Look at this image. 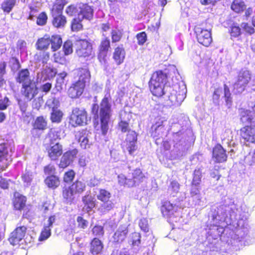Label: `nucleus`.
Segmentation results:
<instances>
[{
  "mask_svg": "<svg viewBox=\"0 0 255 255\" xmlns=\"http://www.w3.org/2000/svg\"><path fill=\"white\" fill-rule=\"evenodd\" d=\"M211 218L214 228L208 232L214 235L215 240L227 232L229 225L241 219L240 210L234 203L233 199L227 198L220 205L212 208L209 215Z\"/></svg>",
  "mask_w": 255,
  "mask_h": 255,
  "instance_id": "f257e3e1",
  "label": "nucleus"
},
{
  "mask_svg": "<svg viewBox=\"0 0 255 255\" xmlns=\"http://www.w3.org/2000/svg\"><path fill=\"white\" fill-rule=\"evenodd\" d=\"M171 72H173L175 78L172 77V84L170 86H166V90L163 95L168 98L171 105L179 106L181 105L186 97L187 90L185 84L183 82H179L180 76L176 67L172 66ZM172 76V73L169 74V78Z\"/></svg>",
  "mask_w": 255,
  "mask_h": 255,
  "instance_id": "f03ea898",
  "label": "nucleus"
},
{
  "mask_svg": "<svg viewBox=\"0 0 255 255\" xmlns=\"http://www.w3.org/2000/svg\"><path fill=\"white\" fill-rule=\"evenodd\" d=\"M112 99L109 94L105 95L100 105L93 104L92 113L95 120H100L102 134L105 135L109 130V124L112 116Z\"/></svg>",
  "mask_w": 255,
  "mask_h": 255,
  "instance_id": "7ed1b4c3",
  "label": "nucleus"
},
{
  "mask_svg": "<svg viewBox=\"0 0 255 255\" xmlns=\"http://www.w3.org/2000/svg\"><path fill=\"white\" fill-rule=\"evenodd\" d=\"M241 116L244 124L250 125L241 129V136L245 141L255 143V114L250 111L244 110Z\"/></svg>",
  "mask_w": 255,
  "mask_h": 255,
  "instance_id": "20e7f679",
  "label": "nucleus"
},
{
  "mask_svg": "<svg viewBox=\"0 0 255 255\" xmlns=\"http://www.w3.org/2000/svg\"><path fill=\"white\" fill-rule=\"evenodd\" d=\"M172 66L170 67L168 76L166 73L162 71H157L153 73L149 82V86L150 91L152 94L157 97H161L163 95L164 91L166 90V87H164L167 80L171 79L173 76H175L173 72H171L172 76L169 78V74L171 73V69Z\"/></svg>",
  "mask_w": 255,
  "mask_h": 255,
  "instance_id": "39448f33",
  "label": "nucleus"
},
{
  "mask_svg": "<svg viewBox=\"0 0 255 255\" xmlns=\"http://www.w3.org/2000/svg\"><path fill=\"white\" fill-rule=\"evenodd\" d=\"M79 78L77 81L73 83L68 90V96L72 98H77L84 91L86 82L89 80L90 74L87 68H79L75 71Z\"/></svg>",
  "mask_w": 255,
  "mask_h": 255,
  "instance_id": "423d86ee",
  "label": "nucleus"
},
{
  "mask_svg": "<svg viewBox=\"0 0 255 255\" xmlns=\"http://www.w3.org/2000/svg\"><path fill=\"white\" fill-rule=\"evenodd\" d=\"M248 84L249 87L255 91V76H252L249 71L242 70L240 72L238 79L233 85L234 93H242Z\"/></svg>",
  "mask_w": 255,
  "mask_h": 255,
  "instance_id": "0eeeda50",
  "label": "nucleus"
},
{
  "mask_svg": "<svg viewBox=\"0 0 255 255\" xmlns=\"http://www.w3.org/2000/svg\"><path fill=\"white\" fill-rule=\"evenodd\" d=\"M249 229L247 227L237 228L235 231L230 233L231 239L227 242L231 244L236 250H240L242 247L246 245L248 238Z\"/></svg>",
  "mask_w": 255,
  "mask_h": 255,
  "instance_id": "6e6552de",
  "label": "nucleus"
},
{
  "mask_svg": "<svg viewBox=\"0 0 255 255\" xmlns=\"http://www.w3.org/2000/svg\"><path fill=\"white\" fill-rule=\"evenodd\" d=\"M178 206L179 205L177 203L173 204L169 201H166L161 207V210L163 215L167 218L171 223L182 222L181 213Z\"/></svg>",
  "mask_w": 255,
  "mask_h": 255,
  "instance_id": "1a4fd4ad",
  "label": "nucleus"
},
{
  "mask_svg": "<svg viewBox=\"0 0 255 255\" xmlns=\"http://www.w3.org/2000/svg\"><path fill=\"white\" fill-rule=\"evenodd\" d=\"M98 191L96 193L97 198L103 203L99 209L101 212L105 213L113 209L115 204L111 200V193L104 189H98Z\"/></svg>",
  "mask_w": 255,
  "mask_h": 255,
  "instance_id": "9d476101",
  "label": "nucleus"
},
{
  "mask_svg": "<svg viewBox=\"0 0 255 255\" xmlns=\"http://www.w3.org/2000/svg\"><path fill=\"white\" fill-rule=\"evenodd\" d=\"M223 94L224 95L222 98L224 99L226 106L230 108L232 104V98L229 88L226 84L224 85L223 90L222 88L215 89L213 95V102L215 105H219L220 98Z\"/></svg>",
  "mask_w": 255,
  "mask_h": 255,
  "instance_id": "9b49d317",
  "label": "nucleus"
},
{
  "mask_svg": "<svg viewBox=\"0 0 255 255\" xmlns=\"http://www.w3.org/2000/svg\"><path fill=\"white\" fill-rule=\"evenodd\" d=\"M87 113L84 109L74 108L71 115L69 123L73 127L86 124Z\"/></svg>",
  "mask_w": 255,
  "mask_h": 255,
  "instance_id": "f8f14e48",
  "label": "nucleus"
},
{
  "mask_svg": "<svg viewBox=\"0 0 255 255\" xmlns=\"http://www.w3.org/2000/svg\"><path fill=\"white\" fill-rule=\"evenodd\" d=\"M76 52L80 57L88 58L92 56L93 50L92 44L85 39L77 41Z\"/></svg>",
  "mask_w": 255,
  "mask_h": 255,
  "instance_id": "ddd939ff",
  "label": "nucleus"
},
{
  "mask_svg": "<svg viewBox=\"0 0 255 255\" xmlns=\"http://www.w3.org/2000/svg\"><path fill=\"white\" fill-rule=\"evenodd\" d=\"M128 233L127 225L120 226L111 239V242L115 247H118L125 240Z\"/></svg>",
  "mask_w": 255,
  "mask_h": 255,
  "instance_id": "4468645a",
  "label": "nucleus"
},
{
  "mask_svg": "<svg viewBox=\"0 0 255 255\" xmlns=\"http://www.w3.org/2000/svg\"><path fill=\"white\" fill-rule=\"evenodd\" d=\"M195 32L199 43L205 46H208L212 41L211 31L197 27L195 28Z\"/></svg>",
  "mask_w": 255,
  "mask_h": 255,
  "instance_id": "2eb2a0df",
  "label": "nucleus"
},
{
  "mask_svg": "<svg viewBox=\"0 0 255 255\" xmlns=\"http://www.w3.org/2000/svg\"><path fill=\"white\" fill-rule=\"evenodd\" d=\"M21 93L27 100L30 101L38 93V89L35 83L32 81L26 84L23 85L21 89Z\"/></svg>",
  "mask_w": 255,
  "mask_h": 255,
  "instance_id": "dca6fc26",
  "label": "nucleus"
},
{
  "mask_svg": "<svg viewBox=\"0 0 255 255\" xmlns=\"http://www.w3.org/2000/svg\"><path fill=\"white\" fill-rule=\"evenodd\" d=\"M26 231L25 226L17 227L11 234L9 238L10 244L14 246L19 244L24 239Z\"/></svg>",
  "mask_w": 255,
  "mask_h": 255,
  "instance_id": "f3484780",
  "label": "nucleus"
},
{
  "mask_svg": "<svg viewBox=\"0 0 255 255\" xmlns=\"http://www.w3.org/2000/svg\"><path fill=\"white\" fill-rule=\"evenodd\" d=\"M56 69L54 68H51L48 66L43 67L41 71L37 73V80L41 82L50 80L56 75Z\"/></svg>",
  "mask_w": 255,
  "mask_h": 255,
  "instance_id": "a211bd4d",
  "label": "nucleus"
},
{
  "mask_svg": "<svg viewBox=\"0 0 255 255\" xmlns=\"http://www.w3.org/2000/svg\"><path fill=\"white\" fill-rule=\"evenodd\" d=\"M79 11L78 13L79 20H83L86 19L90 20L93 17V9L87 4H80Z\"/></svg>",
  "mask_w": 255,
  "mask_h": 255,
  "instance_id": "6ab92c4d",
  "label": "nucleus"
},
{
  "mask_svg": "<svg viewBox=\"0 0 255 255\" xmlns=\"http://www.w3.org/2000/svg\"><path fill=\"white\" fill-rule=\"evenodd\" d=\"M77 153L78 150L76 149L65 152L61 158L59 167L64 168L69 165L76 157Z\"/></svg>",
  "mask_w": 255,
  "mask_h": 255,
  "instance_id": "aec40b11",
  "label": "nucleus"
},
{
  "mask_svg": "<svg viewBox=\"0 0 255 255\" xmlns=\"http://www.w3.org/2000/svg\"><path fill=\"white\" fill-rule=\"evenodd\" d=\"M11 160L8 154V149L4 143L0 144V162L2 163V165H0V168L4 170Z\"/></svg>",
  "mask_w": 255,
  "mask_h": 255,
  "instance_id": "412c9836",
  "label": "nucleus"
},
{
  "mask_svg": "<svg viewBox=\"0 0 255 255\" xmlns=\"http://www.w3.org/2000/svg\"><path fill=\"white\" fill-rule=\"evenodd\" d=\"M63 147L58 142H51L50 147L48 150V156L51 160H55L62 154Z\"/></svg>",
  "mask_w": 255,
  "mask_h": 255,
  "instance_id": "4be33fe9",
  "label": "nucleus"
},
{
  "mask_svg": "<svg viewBox=\"0 0 255 255\" xmlns=\"http://www.w3.org/2000/svg\"><path fill=\"white\" fill-rule=\"evenodd\" d=\"M173 141L174 142V147L179 151L185 150V142L184 135L181 131L174 133L173 135Z\"/></svg>",
  "mask_w": 255,
  "mask_h": 255,
  "instance_id": "5701e85b",
  "label": "nucleus"
},
{
  "mask_svg": "<svg viewBox=\"0 0 255 255\" xmlns=\"http://www.w3.org/2000/svg\"><path fill=\"white\" fill-rule=\"evenodd\" d=\"M213 157L218 162H223L227 160V155L223 147L218 144L213 148Z\"/></svg>",
  "mask_w": 255,
  "mask_h": 255,
  "instance_id": "b1692460",
  "label": "nucleus"
},
{
  "mask_svg": "<svg viewBox=\"0 0 255 255\" xmlns=\"http://www.w3.org/2000/svg\"><path fill=\"white\" fill-rule=\"evenodd\" d=\"M104 248L102 241L97 238H94L90 243V252L93 255H97L101 253Z\"/></svg>",
  "mask_w": 255,
  "mask_h": 255,
  "instance_id": "393cba45",
  "label": "nucleus"
},
{
  "mask_svg": "<svg viewBox=\"0 0 255 255\" xmlns=\"http://www.w3.org/2000/svg\"><path fill=\"white\" fill-rule=\"evenodd\" d=\"M16 81L23 85L32 82L29 76V72L27 69L20 70L16 77Z\"/></svg>",
  "mask_w": 255,
  "mask_h": 255,
  "instance_id": "a878e982",
  "label": "nucleus"
},
{
  "mask_svg": "<svg viewBox=\"0 0 255 255\" xmlns=\"http://www.w3.org/2000/svg\"><path fill=\"white\" fill-rule=\"evenodd\" d=\"M49 59V54L47 52L41 51L37 52L34 57V61H35L36 67L40 66L41 63L42 67L44 66V65L47 63V62Z\"/></svg>",
  "mask_w": 255,
  "mask_h": 255,
  "instance_id": "bb28decb",
  "label": "nucleus"
},
{
  "mask_svg": "<svg viewBox=\"0 0 255 255\" xmlns=\"http://www.w3.org/2000/svg\"><path fill=\"white\" fill-rule=\"evenodd\" d=\"M14 197L13 206L14 208L18 210L23 209L25 206L26 197L18 193H15Z\"/></svg>",
  "mask_w": 255,
  "mask_h": 255,
  "instance_id": "cd10ccee",
  "label": "nucleus"
},
{
  "mask_svg": "<svg viewBox=\"0 0 255 255\" xmlns=\"http://www.w3.org/2000/svg\"><path fill=\"white\" fill-rule=\"evenodd\" d=\"M126 52L123 46H118L115 49L113 58L117 65H120L124 62Z\"/></svg>",
  "mask_w": 255,
  "mask_h": 255,
  "instance_id": "c85d7f7f",
  "label": "nucleus"
},
{
  "mask_svg": "<svg viewBox=\"0 0 255 255\" xmlns=\"http://www.w3.org/2000/svg\"><path fill=\"white\" fill-rule=\"evenodd\" d=\"M164 130L165 128L162 123H156L151 127V135L154 137H156V139H159L162 137Z\"/></svg>",
  "mask_w": 255,
  "mask_h": 255,
  "instance_id": "c756f323",
  "label": "nucleus"
},
{
  "mask_svg": "<svg viewBox=\"0 0 255 255\" xmlns=\"http://www.w3.org/2000/svg\"><path fill=\"white\" fill-rule=\"evenodd\" d=\"M53 17L52 24L57 28L63 27L66 22V17L62 14L51 13Z\"/></svg>",
  "mask_w": 255,
  "mask_h": 255,
  "instance_id": "7c9ffc66",
  "label": "nucleus"
},
{
  "mask_svg": "<svg viewBox=\"0 0 255 255\" xmlns=\"http://www.w3.org/2000/svg\"><path fill=\"white\" fill-rule=\"evenodd\" d=\"M141 242V235L139 233H132L128 237V243L133 248L135 247H139Z\"/></svg>",
  "mask_w": 255,
  "mask_h": 255,
  "instance_id": "2f4dec72",
  "label": "nucleus"
},
{
  "mask_svg": "<svg viewBox=\"0 0 255 255\" xmlns=\"http://www.w3.org/2000/svg\"><path fill=\"white\" fill-rule=\"evenodd\" d=\"M67 3L66 0H56L51 9V13L62 14L64 6Z\"/></svg>",
  "mask_w": 255,
  "mask_h": 255,
  "instance_id": "473e14b6",
  "label": "nucleus"
},
{
  "mask_svg": "<svg viewBox=\"0 0 255 255\" xmlns=\"http://www.w3.org/2000/svg\"><path fill=\"white\" fill-rule=\"evenodd\" d=\"M51 49L53 51H56L61 46L62 41L60 35H55L50 37Z\"/></svg>",
  "mask_w": 255,
  "mask_h": 255,
  "instance_id": "72a5a7b5",
  "label": "nucleus"
},
{
  "mask_svg": "<svg viewBox=\"0 0 255 255\" xmlns=\"http://www.w3.org/2000/svg\"><path fill=\"white\" fill-rule=\"evenodd\" d=\"M79 136V142H80V145L83 149H86L90 146L88 133L86 130H83L79 133L78 135Z\"/></svg>",
  "mask_w": 255,
  "mask_h": 255,
  "instance_id": "f704fd0d",
  "label": "nucleus"
},
{
  "mask_svg": "<svg viewBox=\"0 0 255 255\" xmlns=\"http://www.w3.org/2000/svg\"><path fill=\"white\" fill-rule=\"evenodd\" d=\"M67 75V73L63 72L57 75L56 79V83L55 85V89L57 91H60L63 89V86L65 84L66 81L65 78Z\"/></svg>",
  "mask_w": 255,
  "mask_h": 255,
  "instance_id": "c9c22d12",
  "label": "nucleus"
},
{
  "mask_svg": "<svg viewBox=\"0 0 255 255\" xmlns=\"http://www.w3.org/2000/svg\"><path fill=\"white\" fill-rule=\"evenodd\" d=\"M50 44V36L46 35L38 40L36 43L37 48L39 50L46 49Z\"/></svg>",
  "mask_w": 255,
  "mask_h": 255,
  "instance_id": "e433bc0d",
  "label": "nucleus"
},
{
  "mask_svg": "<svg viewBox=\"0 0 255 255\" xmlns=\"http://www.w3.org/2000/svg\"><path fill=\"white\" fill-rule=\"evenodd\" d=\"M45 183L48 187L55 188L59 186L60 182L57 176L50 175L45 179Z\"/></svg>",
  "mask_w": 255,
  "mask_h": 255,
  "instance_id": "4c0bfd02",
  "label": "nucleus"
},
{
  "mask_svg": "<svg viewBox=\"0 0 255 255\" xmlns=\"http://www.w3.org/2000/svg\"><path fill=\"white\" fill-rule=\"evenodd\" d=\"M70 187H71V189L74 191L76 194H80L85 190L86 185L84 182L77 180L74 182Z\"/></svg>",
  "mask_w": 255,
  "mask_h": 255,
  "instance_id": "58836bf2",
  "label": "nucleus"
},
{
  "mask_svg": "<svg viewBox=\"0 0 255 255\" xmlns=\"http://www.w3.org/2000/svg\"><path fill=\"white\" fill-rule=\"evenodd\" d=\"M75 194V192L71 189L70 186L68 188H65L63 192V197L67 203H71L74 200Z\"/></svg>",
  "mask_w": 255,
  "mask_h": 255,
  "instance_id": "ea45409f",
  "label": "nucleus"
},
{
  "mask_svg": "<svg viewBox=\"0 0 255 255\" xmlns=\"http://www.w3.org/2000/svg\"><path fill=\"white\" fill-rule=\"evenodd\" d=\"M34 128L44 130L47 128V122L43 117H37L33 125Z\"/></svg>",
  "mask_w": 255,
  "mask_h": 255,
  "instance_id": "a19ab883",
  "label": "nucleus"
},
{
  "mask_svg": "<svg viewBox=\"0 0 255 255\" xmlns=\"http://www.w3.org/2000/svg\"><path fill=\"white\" fill-rule=\"evenodd\" d=\"M180 188L179 183L175 180L171 181L168 187V191L170 195L173 197L177 196Z\"/></svg>",
  "mask_w": 255,
  "mask_h": 255,
  "instance_id": "79ce46f5",
  "label": "nucleus"
},
{
  "mask_svg": "<svg viewBox=\"0 0 255 255\" xmlns=\"http://www.w3.org/2000/svg\"><path fill=\"white\" fill-rule=\"evenodd\" d=\"M82 201L84 204V208L88 209V210H91L95 206L94 198L89 195L84 196L82 198Z\"/></svg>",
  "mask_w": 255,
  "mask_h": 255,
  "instance_id": "37998d69",
  "label": "nucleus"
},
{
  "mask_svg": "<svg viewBox=\"0 0 255 255\" xmlns=\"http://www.w3.org/2000/svg\"><path fill=\"white\" fill-rule=\"evenodd\" d=\"M63 117V113L59 110L53 109L51 113L50 119L52 123L61 122Z\"/></svg>",
  "mask_w": 255,
  "mask_h": 255,
  "instance_id": "c03bdc74",
  "label": "nucleus"
},
{
  "mask_svg": "<svg viewBox=\"0 0 255 255\" xmlns=\"http://www.w3.org/2000/svg\"><path fill=\"white\" fill-rule=\"evenodd\" d=\"M132 181H134V185L138 184L140 182L143 181V179L145 178L144 175L142 173L139 169H135L132 173Z\"/></svg>",
  "mask_w": 255,
  "mask_h": 255,
  "instance_id": "a18cd8bd",
  "label": "nucleus"
},
{
  "mask_svg": "<svg viewBox=\"0 0 255 255\" xmlns=\"http://www.w3.org/2000/svg\"><path fill=\"white\" fill-rule=\"evenodd\" d=\"M231 8L236 12H240L245 8L244 2L242 0H234L231 5Z\"/></svg>",
  "mask_w": 255,
  "mask_h": 255,
  "instance_id": "49530a36",
  "label": "nucleus"
},
{
  "mask_svg": "<svg viewBox=\"0 0 255 255\" xmlns=\"http://www.w3.org/2000/svg\"><path fill=\"white\" fill-rule=\"evenodd\" d=\"M119 183L121 185L132 187L134 186V181L130 178H127L124 175L120 174L118 176Z\"/></svg>",
  "mask_w": 255,
  "mask_h": 255,
  "instance_id": "de8ad7c7",
  "label": "nucleus"
},
{
  "mask_svg": "<svg viewBox=\"0 0 255 255\" xmlns=\"http://www.w3.org/2000/svg\"><path fill=\"white\" fill-rule=\"evenodd\" d=\"M33 177V176L32 172L26 170L21 175V179L23 182L24 186L25 187L29 186L31 184Z\"/></svg>",
  "mask_w": 255,
  "mask_h": 255,
  "instance_id": "09e8293b",
  "label": "nucleus"
},
{
  "mask_svg": "<svg viewBox=\"0 0 255 255\" xmlns=\"http://www.w3.org/2000/svg\"><path fill=\"white\" fill-rule=\"evenodd\" d=\"M15 2V0H5L2 2L1 8L4 12L9 13L13 8Z\"/></svg>",
  "mask_w": 255,
  "mask_h": 255,
  "instance_id": "8fccbe9b",
  "label": "nucleus"
},
{
  "mask_svg": "<svg viewBox=\"0 0 255 255\" xmlns=\"http://www.w3.org/2000/svg\"><path fill=\"white\" fill-rule=\"evenodd\" d=\"M202 177V170L200 168L195 169L193 173L192 184L199 185Z\"/></svg>",
  "mask_w": 255,
  "mask_h": 255,
  "instance_id": "3c124183",
  "label": "nucleus"
},
{
  "mask_svg": "<svg viewBox=\"0 0 255 255\" xmlns=\"http://www.w3.org/2000/svg\"><path fill=\"white\" fill-rule=\"evenodd\" d=\"M51 228L45 226L39 237V241H43L47 240L51 236Z\"/></svg>",
  "mask_w": 255,
  "mask_h": 255,
  "instance_id": "603ef678",
  "label": "nucleus"
},
{
  "mask_svg": "<svg viewBox=\"0 0 255 255\" xmlns=\"http://www.w3.org/2000/svg\"><path fill=\"white\" fill-rule=\"evenodd\" d=\"M110 47V39L108 38H105L101 41L100 46L101 52H103L104 53V55H106Z\"/></svg>",
  "mask_w": 255,
  "mask_h": 255,
  "instance_id": "864d4df0",
  "label": "nucleus"
},
{
  "mask_svg": "<svg viewBox=\"0 0 255 255\" xmlns=\"http://www.w3.org/2000/svg\"><path fill=\"white\" fill-rule=\"evenodd\" d=\"M119 129L122 132H128L131 131L129 128L128 122L127 121L121 120L119 123Z\"/></svg>",
  "mask_w": 255,
  "mask_h": 255,
  "instance_id": "5fc2aeb1",
  "label": "nucleus"
},
{
  "mask_svg": "<svg viewBox=\"0 0 255 255\" xmlns=\"http://www.w3.org/2000/svg\"><path fill=\"white\" fill-rule=\"evenodd\" d=\"M63 51L65 55H69L73 52V44L71 41H66L63 45Z\"/></svg>",
  "mask_w": 255,
  "mask_h": 255,
  "instance_id": "6e6d98bb",
  "label": "nucleus"
},
{
  "mask_svg": "<svg viewBox=\"0 0 255 255\" xmlns=\"http://www.w3.org/2000/svg\"><path fill=\"white\" fill-rule=\"evenodd\" d=\"M122 32L119 29H114L112 31V38L113 42H118L121 39Z\"/></svg>",
  "mask_w": 255,
  "mask_h": 255,
  "instance_id": "4d7b16f0",
  "label": "nucleus"
},
{
  "mask_svg": "<svg viewBox=\"0 0 255 255\" xmlns=\"http://www.w3.org/2000/svg\"><path fill=\"white\" fill-rule=\"evenodd\" d=\"M92 233L94 236L102 237L104 234V228L101 226H95L93 228Z\"/></svg>",
  "mask_w": 255,
  "mask_h": 255,
  "instance_id": "13d9d810",
  "label": "nucleus"
},
{
  "mask_svg": "<svg viewBox=\"0 0 255 255\" xmlns=\"http://www.w3.org/2000/svg\"><path fill=\"white\" fill-rule=\"evenodd\" d=\"M82 20H79L78 17L74 18L72 22L71 28L73 31H78L82 27V25L81 23Z\"/></svg>",
  "mask_w": 255,
  "mask_h": 255,
  "instance_id": "bf43d9fd",
  "label": "nucleus"
},
{
  "mask_svg": "<svg viewBox=\"0 0 255 255\" xmlns=\"http://www.w3.org/2000/svg\"><path fill=\"white\" fill-rule=\"evenodd\" d=\"M136 141H130L127 142V149L129 154L132 155L137 149L136 145Z\"/></svg>",
  "mask_w": 255,
  "mask_h": 255,
  "instance_id": "052dcab7",
  "label": "nucleus"
},
{
  "mask_svg": "<svg viewBox=\"0 0 255 255\" xmlns=\"http://www.w3.org/2000/svg\"><path fill=\"white\" fill-rule=\"evenodd\" d=\"M138 44L140 45H143L147 40L146 34L145 32H141L136 35Z\"/></svg>",
  "mask_w": 255,
  "mask_h": 255,
  "instance_id": "680f3d73",
  "label": "nucleus"
},
{
  "mask_svg": "<svg viewBox=\"0 0 255 255\" xmlns=\"http://www.w3.org/2000/svg\"><path fill=\"white\" fill-rule=\"evenodd\" d=\"M139 227H140V229L143 231L144 232H147L148 231L149 228H148V221L147 220L145 219H141L139 220Z\"/></svg>",
  "mask_w": 255,
  "mask_h": 255,
  "instance_id": "e2e57ef3",
  "label": "nucleus"
},
{
  "mask_svg": "<svg viewBox=\"0 0 255 255\" xmlns=\"http://www.w3.org/2000/svg\"><path fill=\"white\" fill-rule=\"evenodd\" d=\"M47 19V15L45 13L42 12L39 14L37 18V24L39 25H43L46 23Z\"/></svg>",
  "mask_w": 255,
  "mask_h": 255,
  "instance_id": "0e129e2a",
  "label": "nucleus"
},
{
  "mask_svg": "<svg viewBox=\"0 0 255 255\" xmlns=\"http://www.w3.org/2000/svg\"><path fill=\"white\" fill-rule=\"evenodd\" d=\"M137 135L136 132L133 130L129 131L127 135L126 139V142H130V141H136Z\"/></svg>",
  "mask_w": 255,
  "mask_h": 255,
  "instance_id": "69168bd1",
  "label": "nucleus"
},
{
  "mask_svg": "<svg viewBox=\"0 0 255 255\" xmlns=\"http://www.w3.org/2000/svg\"><path fill=\"white\" fill-rule=\"evenodd\" d=\"M192 198H193V201L195 205L201 206L205 205V204L204 203V201L202 200V197L200 194L195 195Z\"/></svg>",
  "mask_w": 255,
  "mask_h": 255,
  "instance_id": "338daca9",
  "label": "nucleus"
},
{
  "mask_svg": "<svg viewBox=\"0 0 255 255\" xmlns=\"http://www.w3.org/2000/svg\"><path fill=\"white\" fill-rule=\"evenodd\" d=\"M77 222L78 223V227L85 229L87 227L88 225V222L86 220L84 219L83 217L78 216L77 218Z\"/></svg>",
  "mask_w": 255,
  "mask_h": 255,
  "instance_id": "774afa93",
  "label": "nucleus"
}]
</instances>
